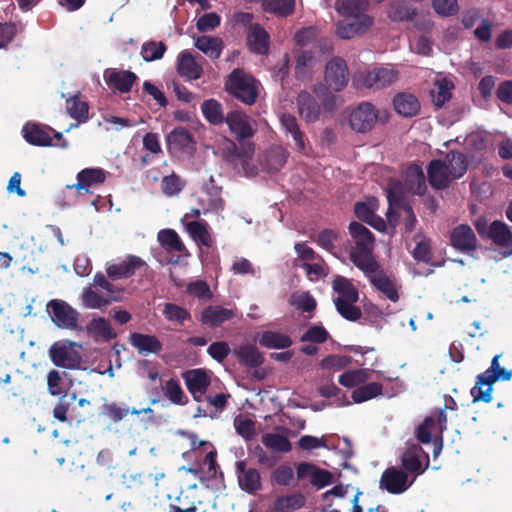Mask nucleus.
I'll list each match as a JSON object with an SVG mask.
<instances>
[{
  "instance_id": "f257e3e1",
  "label": "nucleus",
  "mask_w": 512,
  "mask_h": 512,
  "mask_svg": "<svg viewBox=\"0 0 512 512\" xmlns=\"http://www.w3.org/2000/svg\"><path fill=\"white\" fill-rule=\"evenodd\" d=\"M349 233L355 242V247L350 252V259L354 265L363 272H373L378 267V262L372 256L374 235L363 224L351 222Z\"/></svg>"
},
{
  "instance_id": "f03ea898",
  "label": "nucleus",
  "mask_w": 512,
  "mask_h": 512,
  "mask_svg": "<svg viewBox=\"0 0 512 512\" xmlns=\"http://www.w3.org/2000/svg\"><path fill=\"white\" fill-rule=\"evenodd\" d=\"M333 290L338 294L333 302L337 312L346 320L355 322L362 316L361 309L355 305L359 300V291L348 278L336 275L332 282Z\"/></svg>"
},
{
  "instance_id": "7ed1b4c3",
  "label": "nucleus",
  "mask_w": 512,
  "mask_h": 512,
  "mask_svg": "<svg viewBox=\"0 0 512 512\" xmlns=\"http://www.w3.org/2000/svg\"><path fill=\"white\" fill-rule=\"evenodd\" d=\"M500 357V354L495 355L490 367L477 376L475 385L470 391L473 402H491L493 384L497 381H509L512 378V369L502 367L499 363Z\"/></svg>"
},
{
  "instance_id": "20e7f679",
  "label": "nucleus",
  "mask_w": 512,
  "mask_h": 512,
  "mask_svg": "<svg viewBox=\"0 0 512 512\" xmlns=\"http://www.w3.org/2000/svg\"><path fill=\"white\" fill-rule=\"evenodd\" d=\"M226 91L245 105H253L258 97V82L241 69H234L225 84Z\"/></svg>"
},
{
  "instance_id": "39448f33",
  "label": "nucleus",
  "mask_w": 512,
  "mask_h": 512,
  "mask_svg": "<svg viewBox=\"0 0 512 512\" xmlns=\"http://www.w3.org/2000/svg\"><path fill=\"white\" fill-rule=\"evenodd\" d=\"M399 78V72L391 65L374 67L371 70L359 73L354 78L356 87L380 90L394 84Z\"/></svg>"
},
{
  "instance_id": "423d86ee",
  "label": "nucleus",
  "mask_w": 512,
  "mask_h": 512,
  "mask_svg": "<svg viewBox=\"0 0 512 512\" xmlns=\"http://www.w3.org/2000/svg\"><path fill=\"white\" fill-rule=\"evenodd\" d=\"M76 348H81V345L74 341L65 339L54 342L48 351L51 362L60 368H78L82 358Z\"/></svg>"
},
{
  "instance_id": "0eeeda50",
  "label": "nucleus",
  "mask_w": 512,
  "mask_h": 512,
  "mask_svg": "<svg viewBox=\"0 0 512 512\" xmlns=\"http://www.w3.org/2000/svg\"><path fill=\"white\" fill-rule=\"evenodd\" d=\"M53 323L62 329L77 330L79 312L64 300L53 299L47 304Z\"/></svg>"
},
{
  "instance_id": "6e6552de",
  "label": "nucleus",
  "mask_w": 512,
  "mask_h": 512,
  "mask_svg": "<svg viewBox=\"0 0 512 512\" xmlns=\"http://www.w3.org/2000/svg\"><path fill=\"white\" fill-rule=\"evenodd\" d=\"M349 70L346 61L341 57H333L325 67L324 80L329 89L342 91L349 82Z\"/></svg>"
},
{
  "instance_id": "1a4fd4ad",
  "label": "nucleus",
  "mask_w": 512,
  "mask_h": 512,
  "mask_svg": "<svg viewBox=\"0 0 512 512\" xmlns=\"http://www.w3.org/2000/svg\"><path fill=\"white\" fill-rule=\"evenodd\" d=\"M147 270V263L139 256L129 254L125 259L116 263H108L106 273L112 281L132 277L137 270Z\"/></svg>"
},
{
  "instance_id": "9d476101",
  "label": "nucleus",
  "mask_w": 512,
  "mask_h": 512,
  "mask_svg": "<svg viewBox=\"0 0 512 512\" xmlns=\"http://www.w3.org/2000/svg\"><path fill=\"white\" fill-rule=\"evenodd\" d=\"M378 114L370 102H362L349 115V125L358 133L370 131L377 122Z\"/></svg>"
},
{
  "instance_id": "9b49d317",
  "label": "nucleus",
  "mask_w": 512,
  "mask_h": 512,
  "mask_svg": "<svg viewBox=\"0 0 512 512\" xmlns=\"http://www.w3.org/2000/svg\"><path fill=\"white\" fill-rule=\"evenodd\" d=\"M225 122L241 144L256 133V122L242 111L229 112Z\"/></svg>"
},
{
  "instance_id": "f8f14e48",
  "label": "nucleus",
  "mask_w": 512,
  "mask_h": 512,
  "mask_svg": "<svg viewBox=\"0 0 512 512\" xmlns=\"http://www.w3.org/2000/svg\"><path fill=\"white\" fill-rule=\"evenodd\" d=\"M400 460L404 470L413 473L414 477L423 474L429 466L428 454L418 444L409 446L402 453Z\"/></svg>"
},
{
  "instance_id": "ddd939ff",
  "label": "nucleus",
  "mask_w": 512,
  "mask_h": 512,
  "mask_svg": "<svg viewBox=\"0 0 512 512\" xmlns=\"http://www.w3.org/2000/svg\"><path fill=\"white\" fill-rule=\"evenodd\" d=\"M413 482L414 479L408 482V476L405 471L396 467H389L382 473L379 486L390 494H401L405 492Z\"/></svg>"
},
{
  "instance_id": "4468645a",
  "label": "nucleus",
  "mask_w": 512,
  "mask_h": 512,
  "mask_svg": "<svg viewBox=\"0 0 512 512\" xmlns=\"http://www.w3.org/2000/svg\"><path fill=\"white\" fill-rule=\"evenodd\" d=\"M187 390L195 401H201L211 384L210 375L201 368L187 370L182 373Z\"/></svg>"
},
{
  "instance_id": "2eb2a0df",
  "label": "nucleus",
  "mask_w": 512,
  "mask_h": 512,
  "mask_svg": "<svg viewBox=\"0 0 512 512\" xmlns=\"http://www.w3.org/2000/svg\"><path fill=\"white\" fill-rule=\"evenodd\" d=\"M450 244L456 250L470 253L477 249V237L467 224L457 225L450 233Z\"/></svg>"
},
{
  "instance_id": "dca6fc26",
  "label": "nucleus",
  "mask_w": 512,
  "mask_h": 512,
  "mask_svg": "<svg viewBox=\"0 0 512 512\" xmlns=\"http://www.w3.org/2000/svg\"><path fill=\"white\" fill-rule=\"evenodd\" d=\"M108 172L102 168H85L78 172L77 183L68 185L67 188H75L79 194L81 191L91 193L90 188L105 182Z\"/></svg>"
},
{
  "instance_id": "f3484780",
  "label": "nucleus",
  "mask_w": 512,
  "mask_h": 512,
  "mask_svg": "<svg viewBox=\"0 0 512 512\" xmlns=\"http://www.w3.org/2000/svg\"><path fill=\"white\" fill-rule=\"evenodd\" d=\"M427 180L435 190L447 189L454 181L447 171L446 162L443 159H433L427 166Z\"/></svg>"
},
{
  "instance_id": "a211bd4d",
  "label": "nucleus",
  "mask_w": 512,
  "mask_h": 512,
  "mask_svg": "<svg viewBox=\"0 0 512 512\" xmlns=\"http://www.w3.org/2000/svg\"><path fill=\"white\" fill-rule=\"evenodd\" d=\"M51 132H54L52 128L32 122L26 123L22 128V135L26 142L39 147L52 145L53 138L50 135Z\"/></svg>"
},
{
  "instance_id": "6ab92c4d",
  "label": "nucleus",
  "mask_w": 512,
  "mask_h": 512,
  "mask_svg": "<svg viewBox=\"0 0 512 512\" xmlns=\"http://www.w3.org/2000/svg\"><path fill=\"white\" fill-rule=\"evenodd\" d=\"M236 472L240 488L247 493H255L261 489V476L256 468H247L246 461L236 462Z\"/></svg>"
},
{
  "instance_id": "aec40b11",
  "label": "nucleus",
  "mask_w": 512,
  "mask_h": 512,
  "mask_svg": "<svg viewBox=\"0 0 512 512\" xmlns=\"http://www.w3.org/2000/svg\"><path fill=\"white\" fill-rule=\"evenodd\" d=\"M372 24L373 19L370 16L345 18L337 24L336 32L340 38L348 40L366 32Z\"/></svg>"
},
{
  "instance_id": "412c9836",
  "label": "nucleus",
  "mask_w": 512,
  "mask_h": 512,
  "mask_svg": "<svg viewBox=\"0 0 512 512\" xmlns=\"http://www.w3.org/2000/svg\"><path fill=\"white\" fill-rule=\"evenodd\" d=\"M389 208L386 213L387 221L390 225L395 226L398 219V210L409 203L405 201L401 184L399 182H389L386 189Z\"/></svg>"
},
{
  "instance_id": "4be33fe9",
  "label": "nucleus",
  "mask_w": 512,
  "mask_h": 512,
  "mask_svg": "<svg viewBox=\"0 0 512 512\" xmlns=\"http://www.w3.org/2000/svg\"><path fill=\"white\" fill-rule=\"evenodd\" d=\"M104 77L108 86L121 93L130 92L138 79L137 75L132 71L117 69H107Z\"/></svg>"
},
{
  "instance_id": "5701e85b",
  "label": "nucleus",
  "mask_w": 512,
  "mask_h": 512,
  "mask_svg": "<svg viewBox=\"0 0 512 512\" xmlns=\"http://www.w3.org/2000/svg\"><path fill=\"white\" fill-rule=\"evenodd\" d=\"M299 115L307 123L316 122L321 115V105L317 99L307 91H301L296 99Z\"/></svg>"
},
{
  "instance_id": "b1692460",
  "label": "nucleus",
  "mask_w": 512,
  "mask_h": 512,
  "mask_svg": "<svg viewBox=\"0 0 512 512\" xmlns=\"http://www.w3.org/2000/svg\"><path fill=\"white\" fill-rule=\"evenodd\" d=\"M235 316L236 311L233 309L210 305L202 310L200 322L209 328H217Z\"/></svg>"
},
{
  "instance_id": "393cba45",
  "label": "nucleus",
  "mask_w": 512,
  "mask_h": 512,
  "mask_svg": "<svg viewBox=\"0 0 512 512\" xmlns=\"http://www.w3.org/2000/svg\"><path fill=\"white\" fill-rule=\"evenodd\" d=\"M177 72L186 81H193L201 78L203 67L189 51L185 50L178 56Z\"/></svg>"
},
{
  "instance_id": "a878e982",
  "label": "nucleus",
  "mask_w": 512,
  "mask_h": 512,
  "mask_svg": "<svg viewBox=\"0 0 512 512\" xmlns=\"http://www.w3.org/2000/svg\"><path fill=\"white\" fill-rule=\"evenodd\" d=\"M247 45L252 53L266 55L270 46V35L258 23L251 24L247 35Z\"/></svg>"
},
{
  "instance_id": "bb28decb",
  "label": "nucleus",
  "mask_w": 512,
  "mask_h": 512,
  "mask_svg": "<svg viewBox=\"0 0 512 512\" xmlns=\"http://www.w3.org/2000/svg\"><path fill=\"white\" fill-rule=\"evenodd\" d=\"M364 273L371 284L382 292L390 301L397 302L399 300V295L393 281L380 268L379 264L375 271Z\"/></svg>"
},
{
  "instance_id": "cd10ccee",
  "label": "nucleus",
  "mask_w": 512,
  "mask_h": 512,
  "mask_svg": "<svg viewBox=\"0 0 512 512\" xmlns=\"http://www.w3.org/2000/svg\"><path fill=\"white\" fill-rule=\"evenodd\" d=\"M280 123L285 134L292 137L295 149L300 153H304L306 149L307 137L300 129V125L296 117L292 114L285 113L281 116Z\"/></svg>"
},
{
  "instance_id": "c85d7f7f",
  "label": "nucleus",
  "mask_w": 512,
  "mask_h": 512,
  "mask_svg": "<svg viewBox=\"0 0 512 512\" xmlns=\"http://www.w3.org/2000/svg\"><path fill=\"white\" fill-rule=\"evenodd\" d=\"M86 331L96 342H108L117 337L110 321L104 317L91 319L86 326Z\"/></svg>"
},
{
  "instance_id": "c756f323",
  "label": "nucleus",
  "mask_w": 512,
  "mask_h": 512,
  "mask_svg": "<svg viewBox=\"0 0 512 512\" xmlns=\"http://www.w3.org/2000/svg\"><path fill=\"white\" fill-rule=\"evenodd\" d=\"M393 107L402 117L412 118L420 111L418 98L408 92H399L393 97Z\"/></svg>"
},
{
  "instance_id": "7c9ffc66",
  "label": "nucleus",
  "mask_w": 512,
  "mask_h": 512,
  "mask_svg": "<svg viewBox=\"0 0 512 512\" xmlns=\"http://www.w3.org/2000/svg\"><path fill=\"white\" fill-rule=\"evenodd\" d=\"M129 341L140 355L158 354L163 348L161 341L155 335L134 332L130 334Z\"/></svg>"
},
{
  "instance_id": "2f4dec72",
  "label": "nucleus",
  "mask_w": 512,
  "mask_h": 512,
  "mask_svg": "<svg viewBox=\"0 0 512 512\" xmlns=\"http://www.w3.org/2000/svg\"><path fill=\"white\" fill-rule=\"evenodd\" d=\"M405 183L411 193L419 196L425 194L427 190L426 177L420 164L412 163L406 168Z\"/></svg>"
},
{
  "instance_id": "473e14b6",
  "label": "nucleus",
  "mask_w": 512,
  "mask_h": 512,
  "mask_svg": "<svg viewBox=\"0 0 512 512\" xmlns=\"http://www.w3.org/2000/svg\"><path fill=\"white\" fill-rule=\"evenodd\" d=\"M443 161L446 162L447 171L453 180L460 179L468 170L469 160L458 150L448 151Z\"/></svg>"
},
{
  "instance_id": "72a5a7b5",
  "label": "nucleus",
  "mask_w": 512,
  "mask_h": 512,
  "mask_svg": "<svg viewBox=\"0 0 512 512\" xmlns=\"http://www.w3.org/2000/svg\"><path fill=\"white\" fill-rule=\"evenodd\" d=\"M232 354L241 365L249 368H257L264 362V358L258 348L251 344H244L234 348Z\"/></svg>"
},
{
  "instance_id": "f704fd0d",
  "label": "nucleus",
  "mask_w": 512,
  "mask_h": 512,
  "mask_svg": "<svg viewBox=\"0 0 512 512\" xmlns=\"http://www.w3.org/2000/svg\"><path fill=\"white\" fill-rule=\"evenodd\" d=\"M170 149L187 152L194 148L192 134L184 127L174 128L167 136Z\"/></svg>"
},
{
  "instance_id": "c9c22d12",
  "label": "nucleus",
  "mask_w": 512,
  "mask_h": 512,
  "mask_svg": "<svg viewBox=\"0 0 512 512\" xmlns=\"http://www.w3.org/2000/svg\"><path fill=\"white\" fill-rule=\"evenodd\" d=\"M368 6V0H336V9L344 18L368 16L366 14Z\"/></svg>"
},
{
  "instance_id": "e433bc0d",
  "label": "nucleus",
  "mask_w": 512,
  "mask_h": 512,
  "mask_svg": "<svg viewBox=\"0 0 512 512\" xmlns=\"http://www.w3.org/2000/svg\"><path fill=\"white\" fill-rule=\"evenodd\" d=\"M486 236L500 247H512V232L502 221H493L488 227Z\"/></svg>"
},
{
  "instance_id": "4c0bfd02",
  "label": "nucleus",
  "mask_w": 512,
  "mask_h": 512,
  "mask_svg": "<svg viewBox=\"0 0 512 512\" xmlns=\"http://www.w3.org/2000/svg\"><path fill=\"white\" fill-rule=\"evenodd\" d=\"M289 335L278 331H264L259 336V344L267 349H286L292 345Z\"/></svg>"
},
{
  "instance_id": "58836bf2",
  "label": "nucleus",
  "mask_w": 512,
  "mask_h": 512,
  "mask_svg": "<svg viewBox=\"0 0 512 512\" xmlns=\"http://www.w3.org/2000/svg\"><path fill=\"white\" fill-rule=\"evenodd\" d=\"M194 45L211 59H218L224 48V43L221 38L205 35L197 37Z\"/></svg>"
},
{
  "instance_id": "ea45409f",
  "label": "nucleus",
  "mask_w": 512,
  "mask_h": 512,
  "mask_svg": "<svg viewBox=\"0 0 512 512\" xmlns=\"http://www.w3.org/2000/svg\"><path fill=\"white\" fill-rule=\"evenodd\" d=\"M82 305L88 309H101L110 305L117 299L113 296H104L91 287L84 288L81 295Z\"/></svg>"
},
{
  "instance_id": "a19ab883",
  "label": "nucleus",
  "mask_w": 512,
  "mask_h": 512,
  "mask_svg": "<svg viewBox=\"0 0 512 512\" xmlns=\"http://www.w3.org/2000/svg\"><path fill=\"white\" fill-rule=\"evenodd\" d=\"M66 110L69 116L75 119L78 124L85 123L89 118V105L87 102L80 100L78 95L66 100Z\"/></svg>"
},
{
  "instance_id": "79ce46f5",
  "label": "nucleus",
  "mask_w": 512,
  "mask_h": 512,
  "mask_svg": "<svg viewBox=\"0 0 512 512\" xmlns=\"http://www.w3.org/2000/svg\"><path fill=\"white\" fill-rule=\"evenodd\" d=\"M187 231L191 238L201 245L210 248L213 245V238L208 231L204 221H191L187 224Z\"/></svg>"
},
{
  "instance_id": "37998d69",
  "label": "nucleus",
  "mask_w": 512,
  "mask_h": 512,
  "mask_svg": "<svg viewBox=\"0 0 512 512\" xmlns=\"http://www.w3.org/2000/svg\"><path fill=\"white\" fill-rule=\"evenodd\" d=\"M160 245L168 252H184L186 247L177 232L173 229H163L158 233Z\"/></svg>"
},
{
  "instance_id": "c03bdc74",
  "label": "nucleus",
  "mask_w": 512,
  "mask_h": 512,
  "mask_svg": "<svg viewBox=\"0 0 512 512\" xmlns=\"http://www.w3.org/2000/svg\"><path fill=\"white\" fill-rule=\"evenodd\" d=\"M383 393V386L379 382H370L361 384L352 392V399L355 403H362L375 398Z\"/></svg>"
},
{
  "instance_id": "a18cd8bd",
  "label": "nucleus",
  "mask_w": 512,
  "mask_h": 512,
  "mask_svg": "<svg viewBox=\"0 0 512 512\" xmlns=\"http://www.w3.org/2000/svg\"><path fill=\"white\" fill-rule=\"evenodd\" d=\"M261 442L267 449L279 453H289L292 450L290 440L281 434L266 433L262 436Z\"/></svg>"
},
{
  "instance_id": "49530a36",
  "label": "nucleus",
  "mask_w": 512,
  "mask_h": 512,
  "mask_svg": "<svg viewBox=\"0 0 512 512\" xmlns=\"http://www.w3.org/2000/svg\"><path fill=\"white\" fill-rule=\"evenodd\" d=\"M201 111L205 119L213 125H218L226 121V117L223 115L222 105L215 99L205 100L201 105Z\"/></svg>"
},
{
  "instance_id": "de8ad7c7",
  "label": "nucleus",
  "mask_w": 512,
  "mask_h": 512,
  "mask_svg": "<svg viewBox=\"0 0 512 512\" xmlns=\"http://www.w3.org/2000/svg\"><path fill=\"white\" fill-rule=\"evenodd\" d=\"M314 58V53L309 50L300 51L297 54L295 63V77L298 80H306L310 78Z\"/></svg>"
},
{
  "instance_id": "09e8293b",
  "label": "nucleus",
  "mask_w": 512,
  "mask_h": 512,
  "mask_svg": "<svg viewBox=\"0 0 512 512\" xmlns=\"http://www.w3.org/2000/svg\"><path fill=\"white\" fill-rule=\"evenodd\" d=\"M262 8L265 12L287 17L295 10V0H263Z\"/></svg>"
},
{
  "instance_id": "8fccbe9b",
  "label": "nucleus",
  "mask_w": 512,
  "mask_h": 512,
  "mask_svg": "<svg viewBox=\"0 0 512 512\" xmlns=\"http://www.w3.org/2000/svg\"><path fill=\"white\" fill-rule=\"evenodd\" d=\"M368 373L366 369L348 370L339 376L338 382L347 388L358 387L368 380Z\"/></svg>"
},
{
  "instance_id": "3c124183",
  "label": "nucleus",
  "mask_w": 512,
  "mask_h": 512,
  "mask_svg": "<svg viewBox=\"0 0 512 512\" xmlns=\"http://www.w3.org/2000/svg\"><path fill=\"white\" fill-rule=\"evenodd\" d=\"M165 396L173 403L177 405H185L187 403V397L182 390L178 380L171 378L166 381L163 387Z\"/></svg>"
},
{
  "instance_id": "603ef678",
  "label": "nucleus",
  "mask_w": 512,
  "mask_h": 512,
  "mask_svg": "<svg viewBox=\"0 0 512 512\" xmlns=\"http://www.w3.org/2000/svg\"><path fill=\"white\" fill-rule=\"evenodd\" d=\"M167 49L164 42H145L141 48V55L146 62L161 59Z\"/></svg>"
},
{
  "instance_id": "864d4df0",
  "label": "nucleus",
  "mask_w": 512,
  "mask_h": 512,
  "mask_svg": "<svg viewBox=\"0 0 512 512\" xmlns=\"http://www.w3.org/2000/svg\"><path fill=\"white\" fill-rule=\"evenodd\" d=\"M305 504V498L301 494L286 495L277 498L274 502V509L284 512L290 509H299Z\"/></svg>"
},
{
  "instance_id": "5fc2aeb1",
  "label": "nucleus",
  "mask_w": 512,
  "mask_h": 512,
  "mask_svg": "<svg viewBox=\"0 0 512 512\" xmlns=\"http://www.w3.org/2000/svg\"><path fill=\"white\" fill-rule=\"evenodd\" d=\"M273 484L291 486L294 481V471L289 464L279 465L271 474Z\"/></svg>"
},
{
  "instance_id": "6e6d98bb",
  "label": "nucleus",
  "mask_w": 512,
  "mask_h": 512,
  "mask_svg": "<svg viewBox=\"0 0 512 512\" xmlns=\"http://www.w3.org/2000/svg\"><path fill=\"white\" fill-rule=\"evenodd\" d=\"M163 315L167 320L177 321L180 324L191 319V314L188 310L174 303L165 304Z\"/></svg>"
},
{
  "instance_id": "4d7b16f0",
  "label": "nucleus",
  "mask_w": 512,
  "mask_h": 512,
  "mask_svg": "<svg viewBox=\"0 0 512 512\" xmlns=\"http://www.w3.org/2000/svg\"><path fill=\"white\" fill-rule=\"evenodd\" d=\"M290 304L303 312H312L316 308V300L309 292L293 294L290 298Z\"/></svg>"
},
{
  "instance_id": "13d9d810",
  "label": "nucleus",
  "mask_w": 512,
  "mask_h": 512,
  "mask_svg": "<svg viewBox=\"0 0 512 512\" xmlns=\"http://www.w3.org/2000/svg\"><path fill=\"white\" fill-rule=\"evenodd\" d=\"M205 191L210 197V206L216 210H222L225 202L221 197L222 187L215 184L214 177L211 175L209 182L205 186Z\"/></svg>"
},
{
  "instance_id": "bf43d9fd",
  "label": "nucleus",
  "mask_w": 512,
  "mask_h": 512,
  "mask_svg": "<svg viewBox=\"0 0 512 512\" xmlns=\"http://www.w3.org/2000/svg\"><path fill=\"white\" fill-rule=\"evenodd\" d=\"M234 426L238 435L245 440H251L255 435V422L250 418L238 416L235 418Z\"/></svg>"
},
{
  "instance_id": "052dcab7",
  "label": "nucleus",
  "mask_w": 512,
  "mask_h": 512,
  "mask_svg": "<svg viewBox=\"0 0 512 512\" xmlns=\"http://www.w3.org/2000/svg\"><path fill=\"white\" fill-rule=\"evenodd\" d=\"M349 362H350V359L347 356L332 354V355H328L325 358H323L320 361L319 366L322 369L340 371V370L344 369L349 364Z\"/></svg>"
},
{
  "instance_id": "680f3d73",
  "label": "nucleus",
  "mask_w": 512,
  "mask_h": 512,
  "mask_svg": "<svg viewBox=\"0 0 512 512\" xmlns=\"http://www.w3.org/2000/svg\"><path fill=\"white\" fill-rule=\"evenodd\" d=\"M129 413L127 407H121L117 403H106L102 406V414L111 421L117 423L123 420Z\"/></svg>"
},
{
  "instance_id": "e2e57ef3",
  "label": "nucleus",
  "mask_w": 512,
  "mask_h": 512,
  "mask_svg": "<svg viewBox=\"0 0 512 512\" xmlns=\"http://www.w3.org/2000/svg\"><path fill=\"white\" fill-rule=\"evenodd\" d=\"M221 23L220 16L215 12L202 15L196 22V28L199 32H208L217 28Z\"/></svg>"
},
{
  "instance_id": "0e129e2a",
  "label": "nucleus",
  "mask_w": 512,
  "mask_h": 512,
  "mask_svg": "<svg viewBox=\"0 0 512 512\" xmlns=\"http://www.w3.org/2000/svg\"><path fill=\"white\" fill-rule=\"evenodd\" d=\"M329 334L323 326H311L300 338L301 342L324 343Z\"/></svg>"
},
{
  "instance_id": "69168bd1",
  "label": "nucleus",
  "mask_w": 512,
  "mask_h": 512,
  "mask_svg": "<svg viewBox=\"0 0 512 512\" xmlns=\"http://www.w3.org/2000/svg\"><path fill=\"white\" fill-rule=\"evenodd\" d=\"M432 7L443 17L456 15L459 10L457 0H432Z\"/></svg>"
},
{
  "instance_id": "338daca9",
  "label": "nucleus",
  "mask_w": 512,
  "mask_h": 512,
  "mask_svg": "<svg viewBox=\"0 0 512 512\" xmlns=\"http://www.w3.org/2000/svg\"><path fill=\"white\" fill-rule=\"evenodd\" d=\"M161 186L162 192L168 196L176 195L183 189L181 179L175 173L163 177Z\"/></svg>"
},
{
  "instance_id": "774afa93",
  "label": "nucleus",
  "mask_w": 512,
  "mask_h": 512,
  "mask_svg": "<svg viewBox=\"0 0 512 512\" xmlns=\"http://www.w3.org/2000/svg\"><path fill=\"white\" fill-rule=\"evenodd\" d=\"M207 353L211 358L222 363L225 358L232 353L229 345L224 341L213 342L207 349Z\"/></svg>"
}]
</instances>
